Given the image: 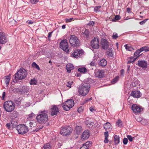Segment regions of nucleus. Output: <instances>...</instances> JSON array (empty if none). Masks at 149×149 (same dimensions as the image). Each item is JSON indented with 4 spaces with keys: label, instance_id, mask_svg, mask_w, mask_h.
<instances>
[{
    "label": "nucleus",
    "instance_id": "7c9ffc66",
    "mask_svg": "<svg viewBox=\"0 0 149 149\" xmlns=\"http://www.w3.org/2000/svg\"><path fill=\"white\" fill-rule=\"evenodd\" d=\"M78 71L81 73H85L87 72L86 69L84 68H80L78 69Z\"/></svg>",
    "mask_w": 149,
    "mask_h": 149
},
{
    "label": "nucleus",
    "instance_id": "6e6d98bb",
    "mask_svg": "<svg viewBox=\"0 0 149 149\" xmlns=\"http://www.w3.org/2000/svg\"><path fill=\"white\" fill-rule=\"evenodd\" d=\"M6 126L8 129H10L11 127V124L10 123H8L6 124Z\"/></svg>",
    "mask_w": 149,
    "mask_h": 149
},
{
    "label": "nucleus",
    "instance_id": "f3484780",
    "mask_svg": "<svg viewBox=\"0 0 149 149\" xmlns=\"http://www.w3.org/2000/svg\"><path fill=\"white\" fill-rule=\"evenodd\" d=\"M89 136V131L88 130L84 131L83 133L81 135V138L83 139H86L88 138Z\"/></svg>",
    "mask_w": 149,
    "mask_h": 149
},
{
    "label": "nucleus",
    "instance_id": "8fccbe9b",
    "mask_svg": "<svg viewBox=\"0 0 149 149\" xmlns=\"http://www.w3.org/2000/svg\"><path fill=\"white\" fill-rule=\"evenodd\" d=\"M118 37L117 34L115 33H113V38L114 39H116Z\"/></svg>",
    "mask_w": 149,
    "mask_h": 149
},
{
    "label": "nucleus",
    "instance_id": "4468645a",
    "mask_svg": "<svg viewBox=\"0 0 149 149\" xmlns=\"http://www.w3.org/2000/svg\"><path fill=\"white\" fill-rule=\"evenodd\" d=\"M131 95L134 98H139L142 95L141 93L139 91H132Z\"/></svg>",
    "mask_w": 149,
    "mask_h": 149
},
{
    "label": "nucleus",
    "instance_id": "ddd939ff",
    "mask_svg": "<svg viewBox=\"0 0 149 149\" xmlns=\"http://www.w3.org/2000/svg\"><path fill=\"white\" fill-rule=\"evenodd\" d=\"M51 115L52 116L56 115L59 113L58 109L55 106H53L50 109Z\"/></svg>",
    "mask_w": 149,
    "mask_h": 149
},
{
    "label": "nucleus",
    "instance_id": "0e129e2a",
    "mask_svg": "<svg viewBox=\"0 0 149 149\" xmlns=\"http://www.w3.org/2000/svg\"><path fill=\"white\" fill-rule=\"evenodd\" d=\"M134 61H133V60L132 61L130 60V61H128L127 62V63L128 64H130V63H133Z\"/></svg>",
    "mask_w": 149,
    "mask_h": 149
},
{
    "label": "nucleus",
    "instance_id": "f257e3e1",
    "mask_svg": "<svg viewBox=\"0 0 149 149\" xmlns=\"http://www.w3.org/2000/svg\"><path fill=\"white\" fill-rule=\"evenodd\" d=\"M27 75V72L24 69L21 68L17 72L13 77L16 81L25 78Z\"/></svg>",
    "mask_w": 149,
    "mask_h": 149
},
{
    "label": "nucleus",
    "instance_id": "f03ea898",
    "mask_svg": "<svg viewBox=\"0 0 149 149\" xmlns=\"http://www.w3.org/2000/svg\"><path fill=\"white\" fill-rule=\"evenodd\" d=\"M90 88V85L88 83H82L79 87L78 92L80 95L85 96L89 92Z\"/></svg>",
    "mask_w": 149,
    "mask_h": 149
},
{
    "label": "nucleus",
    "instance_id": "a878e982",
    "mask_svg": "<svg viewBox=\"0 0 149 149\" xmlns=\"http://www.w3.org/2000/svg\"><path fill=\"white\" fill-rule=\"evenodd\" d=\"M86 125L90 128H92L94 125V123L88 120H86Z\"/></svg>",
    "mask_w": 149,
    "mask_h": 149
},
{
    "label": "nucleus",
    "instance_id": "2eb2a0df",
    "mask_svg": "<svg viewBox=\"0 0 149 149\" xmlns=\"http://www.w3.org/2000/svg\"><path fill=\"white\" fill-rule=\"evenodd\" d=\"M138 65L142 68H146L147 66V62L144 60L139 61H138Z\"/></svg>",
    "mask_w": 149,
    "mask_h": 149
},
{
    "label": "nucleus",
    "instance_id": "ea45409f",
    "mask_svg": "<svg viewBox=\"0 0 149 149\" xmlns=\"http://www.w3.org/2000/svg\"><path fill=\"white\" fill-rule=\"evenodd\" d=\"M36 81L34 79H31L30 82V84L31 85H36L37 83Z\"/></svg>",
    "mask_w": 149,
    "mask_h": 149
},
{
    "label": "nucleus",
    "instance_id": "6ab92c4d",
    "mask_svg": "<svg viewBox=\"0 0 149 149\" xmlns=\"http://www.w3.org/2000/svg\"><path fill=\"white\" fill-rule=\"evenodd\" d=\"M74 69V67L73 65L70 63H68L66 66V69L67 72L68 73H70L71 70Z\"/></svg>",
    "mask_w": 149,
    "mask_h": 149
},
{
    "label": "nucleus",
    "instance_id": "bf43d9fd",
    "mask_svg": "<svg viewBox=\"0 0 149 149\" xmlns=\"http://www.w3.org/2000/svg\"><path fill=\"white\" fill-rule=\"evenodd\" d=\"M104 141L105 143H107L109 142L108 137H105V139Z\"/></svg>",
    "mask_w": 149,
    "mask_h": 149
},
{
    "label": "nucleus",
    "instance_id": "0eeeda50",
    "mask_svg": "<svg viewBox=\"0 0 149 149\" xmlns=\"http://www.w3.org/2000/svg\"><path fill=\"white\" fill-rule=\"evenodd\" d=\"M16 129L19 134H24L28 131V128L24 124H20L18 125Z\"/></svg>",
    "mask_w": 149,
    "mask_h": 149
},
{
    "label": "nucleus",
    "instance_id": "de8ad7c7",
    "mask_svg": "<svg viewBox=\"0 0 149 149\" xmlns=\"http://www.w3.org/2000/svg\"><path fill=\"white\" fill-rule=\"evenodd\" d=\"M127 137L130 142H132L133 141V139L134 138V137H132L131 135H127Z\"/></svg>",
    "mask_w": 149,
    "mask_h": 149
},
{
    "label": "nucleus",
    "instance_id": "58836bf2",
    "mask_svg": "<svg viewBox=\"0 0 149 149\" xmlns=\"http://www.w3.org/2000/svg\"><path fill=\"white\" fill-rule=\"evenodd\" d=\"M119 79V77L118 76L116 77L111 81L113 84L116 83Z\"/></svg>",
    "mask_w": 149,
    "mask_h": 149
},
{
    "label": "nucleus",
    "instance_id": "c756f323",
    "mask_svg": "<svg viewBox=\"0 0 149 149\" xmlns=\"http://www.w3.org/2000/svg\"><path fill=\"white\" fill-rule=\"evenodd\" d=\"M29 124L30 127L31 128L36 127L37 125V123L35 121H32L30 122Z\"/></svg>",
    "mask_w": 149,
    "mask_h": 149
},
{
    "label": "nucleus",
    "instance_id": "2f4dec72",
    "mask_svg": "<svg viewBox=\"0 0 149 149\" xmlns=\"http://www.w3.org/2000/svg\"><path fill=\"white\" fill-rule=\"evenodd\" d=\"M125 47L126 49L130 51H132L134 50V49L133 47L131 46H128L127 44L125 45Z\"/></svg>",
    "mask_w": 149,
    "mask_h": 149
},
{
    "label": "nucleus",
    "instance_id": "e433bc0d",
    "mask_svg": "<svg viewBox=\"0 0 149 149\" xmlns=\"http://www.w3.org/2000/svg\"><path fill=\"white\" fill-rule=\"evenodd\" d=\"M116 124L119 127H121L122 126V122L120 119L118 120Z\"/></svg>",
    "mask_w": 149,
    "mask_h": 149
},
{
    "label": "nucleus",
    "instance_id": "1a4fd4ad",
    "mask_svg": "<svg viewBox=\"0 0 149 149\" xmlns=\"http://www.w3.org/2000/svg\"><path fill=\"white\" fill-rule=\"evenodd\" d=\"M60 46L61 49L66 52L69 51L68 46L67 40L65 39L61 40L60 43Z\"/></svg>",
    "mask_w": 149,
    "mask_h": 149
},
{
    "label": "nucleus",
    "instance_id": "bb28decb",
    "mask_svg": "<svg viewBox=\"0 0 149 149\" xmlns=\"http://www.w3.org/2000/svg\"><path fill=\"white\" fill-rule=\"evenodd\" d=\"M114 142L116 144H117L120 142V137L118 136L115 135L114 137Z\"/></svg>",
    "mask_w": 149,
    "mask_h": 149
},
{
    "label": "nucleus",
    "instance_id": "052dcab7",
    "mask_svg": "<svg viewBox=\"0 0 149 149\" xmlns=\"http://www.w3.org/2000/svg\"><path fill=\"white\" fill-rule=\"evenodd\" d=\"M52 32H49L48 34V38H50L52 36Z\"/></svg>",
    "mask_w": 149,
    "mask_h": 149
},
{
    "label": "nucleus",
    "instance_id": "f8f14e48",
    "mask_svg": "<svg viewBox=\"0 0 149 149\" xmlns=\"http://www.w3.org/2000/svg\"><path fill=\"white\" fill-rule=\"evenodd\" d=\"M8 39L7 36L5 34L2 32H0V43L4 44L7 41Z\"/></svg>",
    "mask_w": 149,
    "mask_h": 149
},
{
    "label": "nucleus",
    "instance_id": "412c9836",
    "mask_svg": "<svg viewBox=\"0 0 149 149\" xmlns=\"http://www.w3.org/2000/svg\"><path fill=\"white\" fill-rule=\"evenodd\" d=\"M142 51H141L140 49L137 50L134 54V57H135L133 59V61H135L136 59L139 57L140 56L139 54L141 53Z\"/></svg>",
    "mask_w": 149,
    "mask_h": 149
},
{
    "label": "nucleus",
    "instance_id": "a211bd4d",
    "mask_svg": "<svg viewBox=\"0 0 149 149\" xmlns=\"http://www.w3.org/2000/svg\"><path fill=\"white\" fill-rule=\"evenodd\" d=\"M91 145V143L90 142L87 141L83 145L80 149H88Z\"/></svg>",
    "mask_w": 149,
    "mask_h": 149
},
{
    "label": "nucleus",
    "instance_id": "864d4df0",
    "mask_svg": "<svg viewBox=\"0 0 149 149\" xmlns=\"http://www.w3.org/2000/svg\"><path fill=\"white\" fill-rule=\"evenodd\" d=\"M34 116H35V114L33 113H31V114H29L28 115L29 117L30 118H32Z\"/></svg>",
    "mask_w": 149,
    "mask_h": 149
},
{
    "label": "nucleus",
    "instance_id": "423d86ee",
    "mask_svg": "<svg viewBox=\"0 0 149 149\" xmlns=\"http://www.w3.org/2000/svg\"><path fill=\"white\" fill-rule=\"evenodd\" d=\"M69 42L71 45L73 47L78 46L80 44L79 40L74 35L70 36Z\"/></svg>",
    "mask_w": 149,
    "mask_h": 149
},
{
    "label": "nucleus",
    "instance_id": "5701e85b",
    "mask_svg": "<svg viewBox=\"0 0 149 149\" xmlns=\"http://www.w3.org/2000/svg\"><path fill=\"white\" fill-rule=\"evenodd\" d=\"M106 53L107 57L108 58L111 57L113 56V50L111 48L108 49Z\"/></svg>",
    "mask_w": 149,
    "mask_h": 149
},
{
    "label": "nucleus",
    "instance_id": "a19ab883",
    "mask_svg": "<svg viewBox=\"0 0 149 149\" xmlns=\"http://www.w3.org/2000/svg\"><path fill=\"white\" fill-rule=\"evenodd\" d=\"M84 109V107L81 106L78 109V111L80 113H81L83 111Z\"/></svg>",
    "mask_w": 149,
    "mask_h": 149
},
{
    "label": "nucleus",
    "instance_id": "9b49d317",
    "mask_svg": "<svg viewBox=\"0 0 149 149\" xmlns=\"http://www.w3.org/2000/svg\"><path fill=\"white\" fill-rule=\"evenodd\" d=\"M91 45L94 49H97L99 47V42L97 39L94 38L91 42Z\"/></svg>",
    "mask_w": 149,
    "mask_h": 149
},
{
    "label": "nucleus",
    "instance_id": "72a5a7b5",
    "mask_svg": "<svg viewBox=\"0 0 149 149\" xmlns=\"http://www.w3.org/2000/svg\"><path fill=\"white\" fill-rule=\"evenodd\" d=\"M101 8V6H97L95 7L94 8V11L97 13L98 11H100L101 10L100 8Z\"/></svg>",
    "mask_w": 149,
    "mask_h": 149
},
{
    "label": "nucleus",
    "instance_id": "338daca9",
    "mask_svg": "<svg viewBox=\"0 0 149 149\" xmlns=\"http://www.w3.org/2000/svg\"><path fill=\"white\" fill-rule=\"evenodd\" d=\"M5 95V92H3V93L2 96V97L3 98L4 97Z\"/></svg>",
    "mask_w": 149,
    "mask_h": 149
},
{
    "label": "nucleus",
    "instance_id": "09e8293b",
    "mask_svg": "<svg viewBox=\"0 0 149 149\" xmlns=\"http://www.w3.org/2000/svg\"><path fill=\"white\" fill-rule=\"evenodd\" d=\"M128 142V139L127 138H125L123 139V143L124 145H126Z\"/></svg>",
    "mask_w": 149,
    "mask_h": 149
},
{
    "label": "nucleus",
    "instance_id": "4d7b16f0",
    "mask_svg": "<svg viewBox=\"0 0 149 149\" xmlns=\"http://www.w3.org/2000/svg\"><path fill=\"white\" fill-rule=\"evenodd\" d=\"M105 137H108L109 136V133L108 131L105 132L104 133Z\"/></svg>",
    "mask_w": 149,
    "mask_h": 149
},
{
    "label": "nucleus",
    "instance_id": "c9c22d12",
    "mask_svg": "<svg viewBox=\"0 0 149 149\" xmlns=\"http://www.w3.org/2000/svg\"><path fill=\"white\" fill-rule=\"evenodd\" d=\"M139 83L140 82L139 81L137 80L135 81V82L132 83V85L133 86L136 87L137 85L139 84Z\"/></svg>",
    "mask_w": 149,
    "mask_h": 149
},
{
    "label": "nucleus",
    "instance_id": "6e6552de",
    "mask_svg": "<svg viewBox=\"0 0 149 149\" xmlns=\"http://www.w3.org/2000/svg\"><path fill=\"white\" fill-rule=\"evenodd\" d=\"M72 131L71 127L69 126H65L61 127L60 134L63 136L69 135Z\"/></svg>",
    "mask_w": 149,
    "mask_h": 149
},
{
    "label": "nucleus",
    "instance_id": "680f3d73",
    "mask_svg": "<svg viewBox=\"0 0 149 149\" xmlns=\"http://www.w3.org/2000/svg\"><path fill=\"white\" fill-rule=\"evenodd\" d=\"M78 53L79 54L80 56V55H81L83 54V51L82 50H78Z\"/></svg>",
    "mask_w": 149,
    "mask_h": 149
},
{
    "label": "nucleus",
    "instance_id": "e2e57ef3",
    "mask_svg": "<svg viewBox=\"0 0 149 149\" xmlns=\"http://www.w3.org/2000/svg\"><path fill=\"white\" fill-rule=\"evenodd\" d=\"M124 70L123 69L121 70L120 73H121V75H123V74H124Z\"/></svg>",
    "mask_w": 149,
    "mask_h": 149
},
{
    "label": "nucleus",
    "instance_id": "603ef678",
    "mask_svg": "<svg viewBox=\"0 0 149 149\" xmlns=\"http://www.w3.org/2000/svg\"><path fill=\"white\" fill-rule=\"evenodd\" d=\"M148 20V19H146L143 20V21H141L139 22L140 24L142 25L146 22Z\"/></svg>",
    "mask_w": 149,
    "mask_h": 149
},
{
    "label": "nucleus",
    "instance_id": "c03bdc74",
    "mask_svg": "<svg viewBox=\"0 0 149 149\" xmlns=\"http://www.w3.org/2000/svg\"><path fill=\"white\" fill-rule=\"evenodd\" d=\"M72 84L73 82L72 81H69L68 82L66 86L69 88H71V86L72 85Z\"/></svg>",
    "mask_w": 149,
    "mask_h": 149
},
{
    "label": "nucleus",
    "instance_id": "7ed1b4c3",
    "mask_svg": "<svg viewBox=\"0 0 149 149\" xmlns=\"http://www.w3.org/2000/svg\"><path fill=\"white\" fill-rule=\"evenodd\" d=\"M36 118L38 123L41 124H45L48 121L47 114L45 111H40Z\"/></svg>",
    "mask_w": 149,
    "mask_h": 149
},
{
    "label": "nucleus",
    "instance_id": "39448f33",
    "mask_svg": "<svg viewBox=\"0 0 149 149\" xmlns=\"http://www.w3.org/2000/svg\"><path fill=\"white\" fill-rule=\"evenodd\" d=\"M74 105V101L73 100L70 99L67 100L62 104L64 110L68 111L72 108Z\"/></svg>",
    "mask_w": 149,
    "mask_h": 149
},
{
    "label": "nucleus",
    "instance_id": "9d476101",
    "mask_svg": "<svg viewBox=\"0 0 149 149\" xmlns=\"http://www.w3.org/2000/svg\"><path fill=\"white\" fill-rule=\"evenodd\" d=\"M131 108L133 112L136 113H140L143 111L142 107L136 104L132 105Z\"/></svg>",
    "mask_w": 149,
    "mask_h": 149
},
{
    "label": "nucleus",
    "instance_id": "79ce46f5",
    "mask_svg": "<svg viewBox=\"0 0 149 149\" xmlns=\"http://www.w3.org/2000/svg\"><path fill=\"white\" fill-rule=\"evenodd\" d=\"M84 35H85L86 37L88 36L89 35V31L88 30L86 29L83 33Z\"/></svg>",
    "mask_w": 149,
    "mask_h": 149
},
{
    "label": "nucleus",
    "instance_id": "37998d69",
    "mask_svg": "<svg viewBox=\"0 0 149 149\" xmlns=\"http://www.w3.org/2000/svg\"><path fill=\"white\" fill-rule=\"evenodd\" d=\"M120 19V17L119 15H116L114 18H113L112 20V21L113 22H115L116 20H119Z\"/></svg>",
    "mask_w": 149,
    "mask_h": 149
},
{
    "label": "nucleus",
    "instance_id": "c85d7f7f",
    "mask_svg": "<svg viewBox=\"0 0 149 149\" xmlns=\"http://www.w3.org/2000/svg\"><path fill=\"white\" fill-rule=\"evenodd\" d=\"M10 74H9L8 75L5 77L6 78L5 79V81L7 86L8 85L10 80Z\"/></svg>",
    "mask_w": 149,
    "mask_h": 149
},
{
    "label": "nucleus",
    "instance_id": "aec40b11",
    "mask_svg": "<svg viewBox=\"0 0 149 149\" xmlns=\"http://www.w3.org/2000/svg\"><path fill=\"white\" fill-rule=\"evenodd\" d=\"M104 72L103 71L99 70L97 71L95 73V76L97 77L101 78L104 75Z\"/></svg>",
    "mask_w": 149,
    "mask_h": 149
},
{
    "label": "nucleus",
    "instance_id": "69168bd1",
    "mask_svg": "<svg viewBox=\"0 0 149 149\" xmlns=\"http://www.w3.org/2000/svg\"><path fill=\"white\" fill-rule=\"evenodd\" d=\"M90 110L92 112H93L94 110L92 107H91L90 108Z\"/></svg>",
    "mask_w": 149,
    "mask_h": 149
},
{
    "label": "nucleus",
    "instance_id": "b1692460",
    "mask_svg": "<svg viewBox=\"0 0 149 149\" xmlns=\"http://www.w3.org/2000/svg\"><path fill=\"white\" fill-rule=\"evenodd\" d=\"M99 63L100 65L104 67L107 65V61L105 59L103 58L100 60Z\"/></svg>",
    "mask_w": 149,
    "mask_h": 149
},
{
    "label": "nucleus",
    "instance_id": "f704fd0d",
    "mask_svg": "<svg viewBox=\"0 0 149 149\" xmlns=\"http://www.w3.org/2000/svg\"><path fill=\"white\" fill-rule=\"evenodd\" d=\"M44 149H50L51 147L49 143H47L44 145L43 146Z\"/></svg>",
    "mask_w": 149,
    "mask_h": 149
},
{
    "label": "nucleus",
    "instance_id": "dca6fc26",
    "mask_svg": "<svg viewBox=\"0 0 149 149\" xmlns=\"http://www.w3.org/2000/svg\"><path fill=\"white\" fill-rule=\"evenodd\" d=\"M101 43L102 48L104 49H107L109 46L108 41L105 39L102 40Z\"/></svg>",
    "mask_w": 149,
    "mask_h": 149
},
{
    "label": "nucleus",
    "instance_id": "20e7f679",
    "mask_svg": "<svg viewBox=\"0 0 149 149\" xmlns=\"http://www.w3.org/2000/svg\"><path fill=\"white\" fill-rule=\"evenodd\" d=\"M15 104L11 100L5 102L3 104V108L7 112H11L13 111L15 108Z\"/></svg>",
    "mask_w": 149,
    "mask_h": 149
},
{
    "label": "nucleus",
    "instance_id": "3c124183",
    "mask_svg": "<svg viewBox=\"0 0 149 149\" xmlns=\"http://www.w3.org/2000/svg\"><path fill=\"white\" fill-rule=\"evenodd\" d=\"M94 24V22L93 21H90L87 24V25L89 26H93Z\"/></svg>",
    "mask_w": 149,
    "mask_h": 149
},
{
    "label": "nucleus",
    "instance_id": "a18cd8bd",
    "mask_svg": "<svg viewBox=\"0 0 149 149\" xmlns=\"http://www.w3.org/2000/svg\"><path fill=\"white\" fill-rule=\"evenodd\" d=\"M90 65L91 66V68L92 69H93V68L92 67H95V63L94 61H92L90 63Z\"/></svg>",
    "mask_w": 149,
    "mask_h": 149
},
{
    "label": "nucleus",
    "instance_id": "4c0bfd02",
    "mask_svg": "<svg viewBox=\"0 0 149 149\" xmlns=\"http://www.w3.org/2000/svg\"><path fill=\"white\" fill-rule=\"evenodd\" d=\"M32 66L33 67H35L38 70H39L40 69L39 66L35 62H33L32 63Z\"/></svg>",
    "mask_w": 149,
    "mask_h": 149
},
{
    "label": "nucleus",
    "instance_id": "4be33fe9",
    "mask_svg": "<svg viewBox=\"0 0 149 149\" xmlns=\"http://www.w3.org/2000/svg\"><path fill=\"white\" fill-rule=\"evenodd\" d=\"M111 124L109 122L107 123L104 125V127L106 131L107 130L110 131L111 129Z\"/></svg>",
    "mask_w": 149,
    "mask_h": 149
},
{
    "label": "nucleus",
    "instance_id": "13d9d810",
    "mask_svg": "<svg viewBox=\"0 0 149 149\" xmlns=\"http://www.w3.org/2000/svg\"><path fill=\"white\" fill-rule=\"evenodd\" d=\"M73 19V18H70L69 19H67L66 21V22H71L72 20Z\"/></svg>",
    "mask_w": 149,
    "mask_h": 149
},
{
    "label": "nucleus",
    "instance_id": "5fc2aeb1",
    "mask_svg": "<svg viewBox=\"0 0 149 149\" xmlns=\"http://www.w3.org/2000/svg\"><path fill=\"white\" fill-rule=\"evenodd\" d=\"M43 128V126H40L39 127H38V128H37L35 129V131L37 132L40 130L42 129Z\"/></svg>",
    "mask_w": 149,
    "mask_h": 149
},
{
    "label": "nucleus",
    "instance_id": "cd10ccee",
    "mask_svg": "<svg viewBox=\"0 0 149 149\" xmlns=\"http://www.w3.org/2000/svg\"><path fill=\"white\" fill-rule=\"evenodd\" d=\"M75 131L77 134H79L82 131V128L81 126H77L75 128Z\"/></svg>",
    "mask_w": 149,
    "mask_h": 149
},
{
    "label": "nucleus",
    "instance_id": "49530a36",
    "mask_svg": "<svg viewBox=\"0 0 149 149\" xmlns=\"http://www.w3.org/2000/svg\"><path fill=\"white\" fill-rule=\"evenodd\" d=\"M39 1V0H30L31 3L33 4H36Z\"/></svg>",
    "mask_w": 149,
    "mask_h": 149
},
{
    "label": "nucleus",
    "instance_id": "473e14b6",
    "mask_svg": "<svg viewBox=\"0 0 149 149\" xmlns=\"http://www.w3.org/2000/svg\"><path fill=\"white\" fill-rule=\"evenodd\" d=\"M140 49L141 51L142 52L143 51H145V52H147L149 51V48H148L147 46L143 47Z\"/></svg>",
    "mask_w": 149,
    "mask_h": 149
},
{
    "label": "nucleus",
    "instance_id": "774afa93",
    "mask_svg": "<svg viewBox=\"0 0 149 149\" xmlns=\"http://www.w3.org/2000/svg\"><path fill=\"white\" fill-rule=\"evenodd\" d=\"M131 11V9L129 8H127V11L128 13H130Z\"/></svg>",
    "mask_w": 149,
    "mask_h": 149
},
{
    "label": "nucleus",
    "instance_id": "393cba45",
    "mask_svg": "<svg viewBox=\"0 0 149 149\" xmlns=\"http://www.w3.org/2000/svg\"><path fill=\"white\" fill-rule=\"evenodd\" d=\"M72 56L74 57L77 58L80 57V55L78 53V50H75L73 53L72 54Z\"/></svg>",
    "mask_w": 149,
    "mask_h": 149
}]
</instances>
